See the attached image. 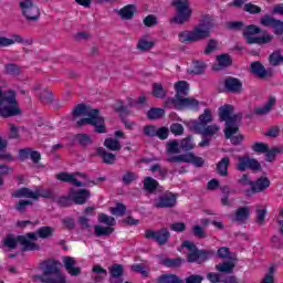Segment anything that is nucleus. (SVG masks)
I'll list each match as a JSON object with an SVG mask.
<instances>
[{
	"mask_svg": "<svg viewBox=\"0 0 283 283\" xmlns=\"http://www.w3.org/2000/svg\"><path fill=\"white\" fill-rule=\"evenodd\" d=\"M232 60L229 54H221L217 56V63L212 66L214 72H220V70H224V67H229L231 65Z\"/></svg>",
	"mask_w": 283,
	"mask_h": 283,
	"instance_id": "26",
	"label": "nucleus"
},
{
	"mask_svg": "<svg viewBox=\"0 0 283 283\" xmlns=\"http://www.w3.org/2000/svg\"><path fill=\"white\" fill-rule=\"evenodd\" d=\"M249 216H251V207H241L235 211L234 221L242 224L249 220Z\"/></svg>",
	"mask_w": 283,
	"mask_h": 283,
	"instance_id": "30",
	"label": "nucleus"
},
{
	"mask_svg": "<svg viewBox=\"0 0 283 283\" xmlns=\"http://www.w3.org/2000/svg\"><path fill=\"white\" fill-rule=\"evenodd\" d=\"M181 249L187 253L188 262H197V264L207 262V260L213 255V252L211 251H199L198 248H196V244L191 241H184Z\"/></svg>",
	"mask_w": 283,
	"mask_h": 283,
	"instance_id": "8",
	"label": "nucleus"
},
{
	"mask_svg": "<svg viewBox=\"0 0 283 283\" xmlns=\"http://www.w3.org/2000/svg\"><path fill=\"white\" fill-rule=\"evenodd\" d=\"M171 103L176 109H182L188 107L189 109H196L198 107L199 102L193 97H181V98H172Z\"/></svg>",
	"mask_w": 283,
	"mask_h": 283,
	"instance_id": "16",
	"label": "nucleus"
},
{
	"mask_svg": "<svg viewBox=\"0 0 283 283\" xmlns=\"http://www.w3.org/2000/svg\"><path fill=\"white\" fill-rule=\"evenodd\" d=\"M275 21H277V19H275L271 15H264L261 18L260 23H261V25H264L265 28H273V25H275Z\"/></svg>",
	"mask_w": 283,
	"mask_h": 283,
	"instance_id": "50",
	"label": "nucleus"
},
{
	"mask_svg": "<svg viewBox=\"0 0 283 283\" xmlns=\"http://www.w3.org/2000/svg\"><path fill=\"white\" fill-rule=\"evenodd\" d=\"M280 148H272L271 150L265 151V160L268 163H273V160H275V154H280Z\"/></svg>",
	"mask_w": 283,
	"mask_h": 283,
	"instance_id": "57",
	"label": "nucleus"
},
{
	"mask_svg": "<svg viewBox=\"0 0 283 283\" xmlns=\"http://www.w3.org/2000/svg\"><path fill=\"white\" fill-rule=\"evenodd\" d=\"M98 222L107 224V227H114V224H116V219L105 213H101L98 214Z\"/></svg>",
	"mask_w": 283,
	"mask_h": 283,
	"instance_id": "47",
	"label": "nucleus"
},
{
	"mask_svg": "<svg viewBox=\"0 0 283 283\" xmlns=\"http://www.w3.org/2000/svg\"><path fill=\"white\" fill-rule=\"evenodd\" d=\"M111 283H123V279H120V275H123V265H113L111 268Z\"/></svg>",
	"mask_w": 283,
	"mask_h": 283,
	"instance_id": "33",
	"label": "nucleus"
},
{
	"mask_svg": "<svg viewBox=\"0 0 283 283\" xmlns=\"http://www.w3.org/2000/svg\"><path fill=\"white\" fill-rule=\"evenodd\" d=\"M237 169L239 171H247V169H252V170L260 169V163L249 157H238Z\"/></svg>",
	"mask_w": 283,
	"mask_h": 283,
	"instance_id": "19",
	"label": "nucleus"
},
{
	"mask_svg": "<svg viewBox=\"0 0 283 283\" xmlns=\"http://www.w3.org/2000/svg\"><path fill=\"white\" fill-rule=\"evenodd\" d=\"M252 149L256 154H265V151H269V145L264 143H255L254 145H252Z\"/></svg>",
	"mask_w": 283,
	"mask_h": 283,
	"instance_id": "55",
	"label": "nucleus"
},
{
	"mask_svg": "<svg viewBox=\"0 0 283 283\" xmlns=\"http://www.w3.org/2000/svg\"><path fill=\"white\" fill-rule=\"evenodd\" d=\"M157 283H185L176 274H164L158 277Z\"/></svg>",
	"mask_w": 283,
	"mask_h": 283,
	"instance_id": "37",
	"label": "nucleus"
},
{
	"mask_svg": "<svg viewBox=\"0 0 283 283\" xmlns=\"http://www.w3.org/2000/svg\"><path fill=\"white\" fill-rule=\"evenodd\" d=\"M69 196L75 205H85L90 198V192L88 190H85V189H80L77 191L74 189H71Z\"/></svg>",
	"mask_w": 283,
	"mask_h": 283,
	"instance_id": "20",
	"label": "nucleus"
},
{
	"mask_svg": "<svg viewBox=\"0 0 283 283\" xmlns=\"http://www.w3.org/2000/svg\"><path fill=\"white\" fill-rule=\"evenodd\" d=\"M170 132L171 134H175V136H182L185 127L182 126V124L176 123L170 126Z\"/></svg>",
	"mask_w": 283,
	"mask_h": 283,
	"instance_id": "56",
	"label": "nucleus"
},
{
	"mask_svg": "<svg viewBox=\"0 0 283 283\" xmlns=\"http://www.w3.org/2000/svg\"><path fill=\"white\" fill-rule=\"evenodd\" d=\"M165 116V109L163 108H150L148 111V118L150 120H158V118H163Z\"/></svg>",
	"mask_w": 283,
	"mask_h": 283,
	"instance_id": "44",
	"label": "nucleus"
},
{
	"mask_svg": "<svg viewBox=\"0 0 283 283\" xmlns=\"http://www.w3.org/2000/svg\"><path fill=\"white\" fill-rule=\"evenodd\" d=\"M243 10L250 14H260L262 12V9L253 3L244 4Z\"/></svg>",
	"mask_w": 283,
	"mask_h": 283,
	"instance_id": "54",
	"label": "nucleus"
},
{
	"mask_svg": "<svg viewBox=\"0 0 283 283\" xmlns=\"http://www.w3.org/2000/svg\"><path fill=\"white\" fill-rule=\"evenodd\" d=\"M21 237H18V239H15L14 237L12 235H8L6 239H4V247H8V249H15L17 248V242H21L19 239Z\"/></svg>",
	"mask_w": 283,
	"mask_h": 283,
	"instance_id": "52",
	"label": "nucleus"
},
{
	"mask_svg": "<svg viewBox=\"0 0 283 283\" xmlns=\"http://www.w3.org/2000/svg\"><path fill=\"white\" fill-rule=\"evenodd\" d=\"M175 98H185L189 94V83L179 81L175 84Z\"/></svg>",
	"mask_w": 283,
	"mask_h": 283,
	"instance_id": "31",
	"label": "nucleus"
},
{
	"mask_svg": "<svg viewBox=\"0 0 283 283\" xmlns=\"http://www.w3.org/2000/svg\"><path fill=\"white\" fill-rule=\"evenodd\" d=\"M54 235V228L42 227L36 230V232H30L27 235H21L19 238L20 244H22L24 251H39V244L34 243L39 238L45 240Z\"/></svg>",
	"mask_w": 283,
	"mask_h": 283,
	"instance_id": "5",
	"label": "nucleus"
},
{
	"mask_svg": "<svg viewBox=\"0 0 283 283\" xmlns=\"http://www.w3.org/2000/svg\"><path fill=\"white\" fill-rule=\"evenodd\" d=\"M207 70V63L202 61H196L192 63V67L189 70L190 74H205Z\"/></svg>",
	"mask_w": 283,
	"mask_h": 283,
	"instance_id": "40",
	"label": "nucleus"
},
{
	"mask_svg": "<svg viewBox=\"0 0 283 283\" xmlns=\"http://www.w3.org/2000/svg\"><path fill=\"white\" fill-rule=\"evenodd\" d=\"M112 216H125L127 208L123 203H117L116 207L109 209Z\"/></svg>",
	"mask_w": 283,
	"mask_h": 283,
	"instance_id": "49",
	"label": "nucleus"
},
{
	"mask_svg": "<svg viewBox=\"0 0 283 283\" xmlns=\"http://www.w3.org/2000/svg\"><path fill=\"white\" fill-rule=\"evenodd\" d=\"M180 144L178 140H171L170 143L167 144L166 151H167V161L168 163H178L171 160V158H178L180 155H175V154H180Z\"/></svg>",
	"mask_w": 283,
	"mask_h": 283,
	"instance_id": "24",
	"label": "nucleus"
},
{
	"mask_svg": "<svg viewBox=\"0 0 283 283\" xmlns=\"http://www.w3.org/2000/svg\"><path fill=\"white\" fill-rule=\"evenodd\" d=\"M251 72L252 74H255V76H259V78H264V76H266V70L260 62L251 63Z\"/></svg>",
	"mask_w": 283,
	"mask_h": 283,
	"instance_id": "35",
	"label": "nucleus"
},
{
	"mask_svg": "<svg viewBox=\"0 0 283 283\" xmlns=\"http://www.w3.org/2000/svg\"><path fill=\"white\" fill-rule=\"evenodd\" d=\"M218 258H221V260H235V254L231 253L228 248H220L217 251Z\"/></svg>",
	"mask_w": 283,
	"mask_h": 283,
	"instance_id": "43",
	"label": "nucleus"
},
{
	"mask_svg": "<svg viewBox=\"0 0 283 283\" xmlns=\"http://www.w3.org/2000/svg\"><path fill=\"white\" fill-rule=\"evenodd\" d=\"M33 91L36 92V94L40 97V101H42V103H52V92H50L48 88L43 87V85L36 84L33 87Z\"/></svg>",
	"mask_w": 283,
	"mask_h": 283,
	"instance_id": "27",
	"label": "nucleus"
},
{
	"mask_svg": "<svg viewBox=\"0 0 283 283\" xmlns=\"http://www.w3.org/2000/svg\"><path fill=\"white\" fill-rule=\"evenodd\" d=\"M195 132L197 134H200L201 136H205L206 138H213V136H217V134H219L220 132V125L218 124H211V125H207L206 126H197V128H195Z\"/></svg>",
	"mask_w": 283,
	"mask_h": 283,
	"instance_id": "17",
	"label": "nucleus"
},
{
	"mask_svg": "<svg viewBox=\"0 0 283 283\" xmlns=\"http://www.w3.org/2000/svg\"><path fill=\"white\" fill-rule=\"evenodd\" d=\"M145 238L148 240H155L158 244H165L169 240V231L167 229H161L158 231L147 230L145 232Z\"/></svg>",
	"mask_w": 283,
	"mask_h": 283,
	"instance_id": "15",
	"label": "nucleus"
},
{
	"mask_svg": "<svg viewBox=\"0 0 283 283\" xmlns=\"http://www.w3.org/2000/svg\"><path fill=\"white\" fill-rule=\"evenodd\" d=\"M76 140L77 143H80V145H90L92 143V138L90 137V135L85 134H78L76 136Z\"/></svg>",
	"mask_w": 283,
	"mask_h": 283,
	"instance_id": "61",
	"label": "nucleus"
},
{
	"mask_svg": "<svg viewBox=\"0 0 283 283\" xmlns=\"http://www.w3.org/2000/svg\"><path fill=\"white\" fill-rule=\"evenodd\" d=\"M117 13L124 21H129V19H134V15L136 14V6L127 4L123 7Z\"/></svg>",
	"mask_w": 283,
	"mask_h": 283,
	"instance_id": "29",
	"label": "nucleus"
},
{
	"mask_svg": "<svg viewBox=\"0 0 283 283\" xmlns=\"http://www.w3.org/2000/svg\"><path fill=\"white\" fill-rule=\"evenodd\" d=\"M21 115V107L17 102V93L14 91H2L0 88V116L10 118Z\"/></svg>",
	"mask_w": 283,
	"mask_h": 283,
	"instance_id": "3",
	"label": "nucleus"
},
{
	"mask_svg": "<svg viewBox=\"0 0 283 283\" xmlns=\"http://www.w3.org/2000/svg\"><path fill=\"white\" fill-rule=\"evenodd\" d=\"M158 187V181L151 177H146L144 179V189L146 191H154Z\"/></svg>",
	"mask_w": 283,
	"mask_h": 283,
	"instance_id": "46",
	"label": "nucleus"
},
{
	"mask_svg": "<svg viewBox=\"0 0 283 283\" xmlns=\"http://www.w3.org/2000/svg\"><path fill=\"white\" fill-rule=\"evenodd\" d=\"M104 147H106V149H109L111 151H120L123 146L120 145V142H118V139L107 138L104 142Z\"/></svg>",
	"mask_w": 283,
	"mask_h": 283,
	"instance_id": "38",
	"label": "nucleus"
},
{
	"mask_svg": "<svg viewBox=\"0 0 283 283\" xmlns=\"http://www.w3.org/2000/svg\"><path fill=\"white\" fill-rule=\"evenodd\" d=\"M216 28V19L205 15L198 25L192 30L181 31L178 34L180 43H200L211 36V30Z\"/></svg>",
	"mask_w": 283,
	"mask_h": 283,
	"instance_id": "2",
	"label": "nucleus"
},
{
	"mask_svg": "<svg viewBox=\"0 0 283 283\" xmlns=\"http://www.w3.org/2000/svg\"><path fill=\"white\" fill-rule=\"evenodd\" d=\"M65 271L71 277H78L81 275V268L76 266V260L72 256H64L62 259Z\"/></svg>",
	"mask_w": 283,
	"mask_h": 283,
	"instance_id": "18",
	"label": "nucleus"
},
{
	"mask_svg": "<svg viewBox=\"0 0 283 283\" xmlns=\"http://www.w3.org/2000/svg\"><path fill=\"white\" fill-rule=\"evenodd\" d=\"M144 25L146 28H154L155 25H158V18L154 14H149L144 19Z\"/></svg>",
	"mask_w": 283,
	"mask_h": 283,
	"instance_id": "53",
	"label": "nucleus"
},
{
	"mask_svg": "<svg viewBox=\"0 0 283 283\" xmlns=\"http://www.w3.org/2000/svg\"><path fill=\"white\" fill-rule=\"evenodd\" d=\"M43 283H67V277L61 272V263L49 262L41 276Z\"/></svg>",
	"mask_w": 283,
	"mask_h": 283,
	"instance_id": "6",
	"label": "nucleus"
},
{
	"mask_svg": "<svg viewBox=\"0 0 283 283\" xmlns=\"http://www.w3.org/2000/svg\"><path fill=\"white\" fill-rule=\"evenodd\" d=\"M93 273L96 274L94 277L95 282H101V280H105V277H107V270L103 269L101 265H94Z\"/></svg>",
	"mask_w": 283,
	"mask_h": 283,
	"instance_id": "42",
	"label": "nucleus"
},
{
	"mask_svg": "<svg viewBox=\"0 0 283 283\" xmlns=\"http://www.w3.org/2000/svg\"><path fill=\"white\" fill-rule=\"evenodd\" d=\"M270 186L271 181L269 178L261 177L254 184L252 182V189L247 191V196L251 193H260L261 191H264V189H269Z\"/></svg>",
	"mask_w": 283,
	"mask_h": 283,
	"instance_id": "23",
	"label": "nucleus"
},
{
	"mask_svg": "<svg viewBox=\"0 0 283 283\" xmlns=\"http://www.w3.org/2000/svg\"><path fill=\"white\" fill-rule=\"evenodd\" d=\"M166 95L167 91L163 87V84L153 85V96H155V98H165Z\"/></svg>",
	"mask_w": 283,
	"mask_h": 283,
	"instance_id": "45",
	"label": "nucleus"
},
{
	"mask_svg": "<svg viewBox=\"0 0 283 283\" xmlns=\"http://www.w3.org/2000/svg\"><path fill=\"white\" fill-rule=\"evenodd\" d=\"M150 171H153V174H157V176H159V178H165V176H167V170L163 167H160L159 165H154L150 168Z\"/></svg>",
	"mask_w": 283,
	"mask_h": 283,
	"instance_id": "60",
	"label": "nucleus"
},
{
	"mask_svg": "<svg viewBox=\"0 0 283 283\" xmlns=\"http://www.w3.org/2000/svg\"><path fill=\"white\" fill-rule=\"evenodd\" d=\"M229 157H223L218 164H217V171L220 176H227L229 174Z\"/></svg>",
	"mask_w": 283,
	"mask_h": 283,
	"instance_id": "36",
	"label": "nucleus"
},
{
	"mask_svg": "<svg viewBox=\"0 0 283 283\" xmlns=\"http://www.w3.org/2000/svg\"><path fill=\"white\" fill-rule=\"evenodd\" d=\"M155 207L163 209L165 207H174L176 205V195L167 193L154 201Z\"/></svg>",
	"mask_w": 283,
	"mask_h": 283,
	"instance_id": "22",
	"label": "nucleus"
},
{
	"mask_svg": "<svg viewBox=\"0 0 283 283\" xmlns=\"http://www.w3.org/2000/svg\"><path fill=\"white\" fill-rule=\"evenodd\" d=\"M14 43H22V45H32V39H23L19 34H14L11 38L0 36V48H10Z\"/></svg>",
	"mask_w": 283,
	"mask_h": 283,
	"instance_id": "14",
	"label": "nucleus"
},
{
	"mask_svg": "<svg viewBox=\"0 0 283 283\" xmlns=\"http://www.w3.org/2000/svg\"><path fill=\"white\" fill-rule=\"evenodd\" d=\"M144 134L145 136L154 137L158 134V128H156V126H145Z\"/></svg>",
	"mask_w": 283,
	"mask_h": 283,
	"instance_id": "63",
	"label": "nucleus"
},
{
	"mask_svg": "<svg viewBox=\"0 0 283 283\" xmlns=\"http://www.w3.org/2000/svg\"><path fill=\"white\" fill-rule=\"evenodd\" d=\"M94 233L97 238H101L103 235H112L114 233L113 227H103V226H95L94 227Z\"/></svg>",
	"mask_w": 283,
	"mask_h": 283,
	"instance_id": "39",
	"label": "nucleus"
},
{
	"mask_svg": "<svg viewBox=\"0 0 283 283\" xmlns=\"http://www.w3.org/2000/svg\"><path fill=\"white\" fill-rule=\"evenodd\" d=\"M272 28L274 29V33H276L279 35L283 34V21L276 20Z\"/></svg>",
	"mask_w": 283,
	"mask_h": 283,
	"instance_id": "64",
	"label": "nucleus"
},
{
	"mask_svg": "<svg viewBox=\"0 0 283 283\" xmlns=\"http://www.w3.org/2000/svg\"><path fill=\"white\" fill-rule=\"evenodd\" d=\"M219 118L226 123V138H231L233 134H238L242 115L233 114V105L226 104L219 108Z\"/></svg>",
	"mask_w": 283,
	"mask_h": 283,
	"instance_id": "4",
	"label": "nucleus"
},
{
	"mask_svg": "<svg viewBox=\"0 0 283 283\" xmlns=\"http://www.w3.org/2000/svg\"><path fill=\"white\" fill-rule=\"evenodd\" d=\"M73 120L77 123V127L83 125H93L97 134H106L105 119L101 116L98 109H94L85 104H78L73 109Z\"/></svg>",
	"mask_w": 283,
	"mask_h": 283,
	"instance_id": "1",
	"label": "nucleus"
},
{
	"mask_svg": "<svg viewBox=\"0 0 283 283\" xmlns=\"http://www.w3.org/2000/svg\"><path fill=\"white\" fill-rule=\"evenodd\" d=\"M224 87L228 92L238 93L242 90V82L235 77H228L224 80Z\"/></svg>",
	"mask_w": 283,
	"mask_h": 283,
	"instance_id": "28",
	"label": "nucleus"
},
{
	"mask_svg": "<svg viewBox=\"0 0 283 283\" xmlns=\"http://www.w3.org/2000/svg\"><path fill=\"white\" fill-rule=\"evenodd\" d=\"M256 34H260V28L255 25H249L243 31V36H245L247 43H256L262 45L273 41V35L271 34H264L263 36H256Z\"/></svg>",
	"mask_w": 283,
	"mask_h": 283,
	"instance_id": "9",
	"label": "nucleus"
},
{
	"mask_svg": "<svg viewBox=\"0 0 283 283\" xmlns=\"http://www.w3.org/2000/svg\"><path fill=\"white\" fill-rule=\"evenodd\" d=\"M172 6L176 12L175 17L171 19L172 23L182 25V23H187V21L191 19L193 10L191 9L189 0H174Z\"/></svg>",
	"mask_w": 283,
	"mask_h": 283,
	"instance_id": "7",
	"label": "nucleus"
},
{
	"mask_svg": "<svg viewBox=\"0 0 283 283\" xmlns=\"http://www.w3.org/2000/svg\"><path fill=\"white\" fill-rule=\"evenodd\" d=\"M96 151L97 156H101L106 165H114V163L116 161V155L107 153L105 148H97Z\"/></svg>",
	"mask_w": 283,
	"mask_h": 283,
	"instance_id": "34",
	"label": "nucleus"
},
{
	"mask_svg": "<svg viewBox=\"0 0 283 283\" xmlns=\"http://www.w3.org/2000/svg\"><path fill=\"white\" fill-rule=\"evenodd\" d=\"M208 123H213V111L206 108L198 120L192 122V129H198L199 125L205 127Z\"/></svg>",
	"mask_w": 283,
	"mask_h": 283,
	"instance_id": "21",
	"label": "nucleus"
},
{
	"mask_svg": "<svg viewBox=\"0 0 283 283\" xmlns=\"http://www.w3.org/2000/svg\"><path fill=\"white\" fill-rule=\"evenodd\" d=\"M192 233L196 235V238H206L207 232H205V228L202 226H193L192 227Z\"/></svg>",
	"mask_w": 283,
	"mask_h": 283,
	"instance_id": "58",
	"label": "nucleus"
},
{
	"mask_svg": "<svg viewBox=\"0 0 283 283\" xmlns=\"http://www.w3.org/2000/svg\"><path fill=\"white\" fill-rule=\"evenodd\" d=\"M20 9L27 21H39L41 10L32 0H22L20 2Z\"/></svg>",
	"mask_w": 283,
	"mask_h": 283,
	"instance_id": "11",
	"label": "nucleus"
},
{
	"mask_svg": "<svg viewBox=\"0 0 283 283\" xmlns=\"http://www.w3.org/2000/svg\"><path fill=\"white\" fill-rule=\"evenodd\" d=\"M218 50V41L210 40L206 46L205 54H211Z\"/></svg>",
	"mask_w": 283,
	"mask_h": 283,
	"instance_id": "59",
	"label": "nucleus"
},
{
	"mask_svg": "<svg viewBox=\"0 0 283 283\" xmlns=\"http://www.w3.org/2000/svg\"><path fill=\"white\" fill-rule=\"evenodd\" d=\"M56 178L62 182H71V185H74L75 187H87V185H90V180H87V176L80 172H75V174L61 172L56 175Z\"/></svg>",
	"mask_w": 283,
	"mask_h": 283,
	"instance_id": "12",
	"label": "nucleus"
},
{
	"mask_svg": "<svg viewBox=\"0 0 283 283\" xmlns=\"http://www.w3.org/2000/svg\"><path fill=\"white\" fill-rule=\"evenodd\" d=\"M13 198H30L31 200H39V198H54L52 190H30V188H21L12 193Z\"/></svg>",
	"mask_w": 283,
	"mask_h": 283,
	"instance_id": "10",
	"label": "nucleus"
},
{
	"mask_svg": "<svg viewBox=\"0 0 283 283\" xmlns=\"http://www.w3.org/2000/svg\"><path fill=\"white\" fill-rule=\"evenodd\" d=\"M170 160L175 163H189L195 167H202V165H205V159H202V157L193 155V153L182 154L179 155V157H171Z\"/></svg>",
	"mask_w": 283,
	"mask_h": 283,
	"instance_id": "13",
	"label": "nucleus"
},
{
	"mask_svg": "<svg viewBox=\"0 0 283 283\" xmlns=\"http://www.w3.org/2000/svg\"><path fill=\"white\" fill-rule=\"evenodd\" d=\"M156 45V42H154V39H151V35L145 34L142 38H139L137 42V50L140 52H149L151 48Z\"/></svg>",
	"mask_w": 283,
	"mask_h": 283,
	"instance_id": "25",
	"label": "nucleus"
},
{
	"mask_svg": "<svg viewBox=\"0 0 283 283\" xmlns=\"http://www.w3.org/2000/svg\"><path fill=\"white\" fill-rule=\"evenodd\" d=\"M283 62V56L280 51H275L270 55L271 65H280Z\"/></svg>",
	"mask_w": 283,
	"mask_h": 283,
	"instance_id": "51",
	"label": "nucleus"
},
{
	"mask_svg": "<svg viewBox=\"0 0 283 283\" xmlns=\"http://www.w3.org/2000/svg\"><path fill=\"white\" fill-rule=\"evenodd\" d=\"M179 146L181 147V149H184V151H190V149H193V147H196L191 137L182 139Z\"/></svg>",
	"mask_w": 283,
	"mask_h": 283,
	"instance_id": "48",
	"label": "nucleus"
},
{
	"mask_svg": "<svg viewBox=\"0 0 283 283\" xmlns=\"http://www.w3.org/2000/svg\"><path fill=\"white\" fill-rule=\"evenodd\" d=\"M235 268V264L233 263V260H230V262H224L216 265L217 271L220 273H231L233 269Z\"/></svg>",
	"mask_w": 283,
	"mask_h": 283,
	"instance_id": "41",
	"label": "nucleus"
},
{
	"mask_svg": "<svg viewBox=\"0 0 283 283\" xmlns=\"http://www.w3.org/2000/svg\"><path fill=\"white\" fill-rule=\"evenodd\" d=\"M275 103H277V99H275V97H270L266 104L256 107L254 112L260 116H264L269 114L273 109V107H275Z\"/></svg>",
	"mask_w": 283,
	"mask_h": 283,
	"instance_id": "32",
	"label": "nucleus"
},
{
	"mask_svg": "<svg viewBox=\"0 0 283 283\" xmlns=\"http://www.w3.org/2000/svg\"><path fill=\"white\" fill-rule=\"evenodd\" d=\"M9 127V137L10 138H19V127H17V125L9 123L8 124Z\"/></svg>",
	"mask_w": 283,
	"mask_h": 283,
	"instance_id": "62",
	"label": "nucleus"
}]
</instances>
